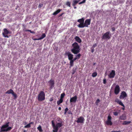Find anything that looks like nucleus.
Masks as SVG:
<instances>
[{
	"label": "nucleus",
	"instance_id": "obj_1",
	"mask_svg": "<svg viewBox=\"0 0 132 132\" xmlns=\"http://www.w3.org/2000/svg\"><path fill=\"white\" fill-rule=\"evenodd\" d=\"M72 48L71 50V51L72 53L75 54H76L80 52V47L78 44L75 42L72 45Z\"/></svg>",
	"mask_w": 132,
	"mask_h": 132
},
{
	"label": "nucleus",
	"instance_id": "obj_2",
	"mask_svg": "<svg viewBox=\"0 0 132 132\" xmlns=\"http://www.w3.org/2000/svg\"><path fill=\"white\" fill-rule=\"evenodd\" d=\"M9 122H8L6 123L5 124L3 125L1 128V132L7 131L10 130L12 128L11 127H9Z\"/></svg>",
	"mask_w": 132,
	"mask_h": 132
},
{
	"label": "nucleus",
	"instance_id": "obj_3",
	"mask_svg": "<svg viewBox=\"0 0 132 132\" xmlns=\"http://www.w3.org/2000/svg\"><path fill=\"white\" fill-rule=\"evenodd\" d=\"M45 99V94L43 91H41L38 96V100L39 101L44 100Z\"/></svg>",
	"mask_w": 132,
	"mask_h": 132
},
{
	"label": "nucleus",
	"instance_id": "obj_4",
	"mask_svg": "<svg viewBox=\"0 0 132 132\" xmlns=\"http://www.w3.org/2000/svg\"><path fill=\"white\" fill-rule=\"evenodd\" d=\"M3 30L4 32L2 33L3 36L5 37L9 38V37L7 35L9 34H11V31L8 30L6 28H4L3 29Z\"/></svg>",
	"mask_w": 132,
	"mask_h": 132
},
{
	"label": "nucleus",
	"instance_id": "obj_5",
	"mask_svg": "<svg viewBox=\"0 0 132 132\" xmlns=\"http://www.w3.org/2000/svg\"><path fill=\"white\" fill-rule=\"evenodd\" d=\"M110 31H108L104 33L102 37V39H110L111 35H110Z\"/></svg>",
	"mask_w": 132,
	"mask_h": 132
},
{
	"label": "nucleus",
	"instance_id": "obj_6",
	"mask_svg": "<svg viewBox=\"0 0 132 132\" xmlns=\"http://www.w3.org/2000/svg\"><path fill=\"white\" fill-rule=\"evenodd\" d=\"M5 93L8 94H12L14 99H16L17 97V95L14 93L13 90L11 89H10L7 90V91L5 92Z\"/></svg>",
	"mask_w": 132,
	"mask_h": 132
},
{
	"label": "nucleus",
	"instance_id": "obj_7",
	"mask_svg": "<svg viewBox=\"0 0 132 132\" xmlns=\"http://www.w3.org/2000/svg\"><path fill=\"white\" fill-rule=\"evenodd\" d=\"M112 117L111 116L109 115L107 121H106V123L108 125H112V122L111 121Z\"/></svg>",
	"mask_w": 132,
	"mask_h": 132
},
{
	"label": "nucleus",
	"instance_id": "obj_8",
	"mask_svg": "<svg viewBox=\"0 0 132 132\" xmlns=\"http://www.w3.org/2000/svg\"><path fill=\"white\" fill-rule=\"evenodd\" d=\"M48 82L49 84L50 88L51 89H52L54 86L55 84L54 80L53 79H51L48 81Z\"/></svg>",
	"mask_w": 132,
	"mask_h": 132
},
{
	"label": "nucleus",
	"instance_id": "obj_9",
	"mask_svg": "<svg viewBox=\"0 0 132 132\" xmlns=\"http://www.w3.org/2000/svg\"><path fill=\"white\" fill-rule=\"evenodd\" d=\"M127 97V95L126 92L123 91L121 92L120 95L119 96V98L120 99H123Z\"/></svg>",
	"mask_w": 132,
	"mask_h": 132
},
{
	"label": "nucleus",
	"instance_id": "obj_10",
	"mask_svg": "<svg viewBox=\"0 0 132 132\" xmlns=\"http://www.w3.org/2000/svg\"><path fill=\"white\" fill-rule=\"evenodd\" d=\"M120 91V88L119 86L117 85L116 86L114 90V93L116 95L119 94Z\"/></svg>",
	"mask_w": 132,
	"mask_h": 132
},
{
	"label": "nucleus",
	"instance_id": "obj_11",
	"mask_svg": "<svg viewBox=\"0 0 132 132\" xmlns=\"http://www.w3.org/2000/svg\"><path fill=\"white\" fill-rule=\"evenodd\" d=\"M91 19H88L86 20H85L84 23L85 27H88V26L90 25L91 22Z\"/></svg>",
	"mask_w": 132,
	"mask_h": 132
},
{
	"label": "nucleus",
	"instance_id": "obj_12",
	"mask_svg": "<svg viewBox=\"0 0 132 132\" xmlns=\"http://www.w3.org/2000/svg\"><path fill=\"white\" fill-rule=\"evenodd\" d=\"M115 71L114 70H112L110 74L108 75L109 78H113L115 75Z\"/></svg>",
	"mask_w": 132,
	"mask_h": 132
},
{
	"label": "nucleus",
	"instance_id": "obj_13",
	"mask_svg": "<svg viewBox=\"0 0 132 132\" xmlns=\"http://www.w3.org/2000/svg\"><path fill=\"white\" fill-rule=\"evenodd\" d=\"M65 54L68 56V59L69 60H71L73 58V55L70 52H68L65 53Z\"/></svg>",
	"mask_w": 132,
	"mask_h": 132
},
{
	"label": "nucleus",
	"instance_id": "obj_14",
	"mask_svg": "<svg viewBox=\"0 0 132 132\" xmlns=\"http://www.w3.org/2000/svg\"><path fill=\"white\" fill-rule=\"evenodd\" d=\"M46 35L45 34L43 33L40 37L38 38H35L34 37H32V39L34 40H39L43 39L46 37Z\"/></svg>",
	"mask_w": 132,
	"mask_h": 132
},
{
	"label": "nucleus",
	"instance_id": "obj_15",
	"mask_svg": "<svg viewBox=\"0 0 132 132\" xmlns=\"http://www.w3.org/2000/svg\"><path fill=\"white\" fill-rule=\"evenodd\" d=\"M85 120L84 117H80L79 118H78L77 120L76 121V122L78 123H83Z\"/></svg>",
	"mask_w": 132,
	"mask_h": 132
},
{
	"label": "nucleus",
	"instance_id": "obj_16",
	"mask_svg": "<svg viewBox=\"0 0 132 132\" xmlns=\"http://www.w3.org/2000/svg\"><path fill=\"white\" fill-rule=\"evenodd\" d=\"M52 125L53 128V132H57L59 129L58 128L55 126V123L53 120L52 121Z\"/></svg>",
	"mask_w": 132,
	"mask_h": 132
},
{
	"label": "nucleus",
	"instance_id": "obj_17",
	"mask_svg": "<svg viewBox=\"0 0 132 132\" xmlns=\"http://www.w3.org/2000/svg\"><path fill=\"white\" fill-rule=\"evenodd\" d=\"M115 101L117 103L119 104L120 105H121L123 107L121 109H122L123 110H125V106L121 101H120L119 99H118L117 100H116Z\"/></svg>",
	"mask_w": 132,
	"mask_h": 132
},
{
	"label": "nucleus",
	"instance_id": "obj_18",
	"mask_svg": "<svg viewBox=\"0 0 132 132\" xmlns=\"http://www.w3.org/2000/svg\"><path fill=\"white\" fill-rule=\"evenodd\" d=\"M77 97L76 96H75L74 97L71 98L70 100V102L75 103L76 102L77 99Z\"/></svg>",
	"mask_w": 132,
	"mask_h": 132
},
{
	"label": "nucleus",
	"instance_id": "obj_19",
	"mask_svg": "<svg viewBox=\"0 0 132 132\" xmlns=\"http://www.w3.org/2000/svg\"><path fill=\"white\" fill-rule=\"evenodd\" d=\"M75 39L77 42L80 43L82 41L81 39L78 36H76L75 37Z\"/></svg>",
	"mask_w": 132,
	"mask_h": 132
},
{
	"label": "nucleus",
	"instance_id": "obj_20",
	"mask_svg": "<svg viewBox=\"0 0 132 132\" xmlns=\"http://www.w3.org/2000/svg\"><path fill=\"white\" fill-rule=\"evenodd\" d=\"M80 0H73L72 2V6H75L79 3Z\"/></svg>",
	"mask_w": 132,
	"mask_h": 132
},
{
	"label": "nucleus",
	"instance_id": "obj_21",
	"mask_svg": "<svg viewBox=\"0 0 132 132\" xmlns=\"http://www.w3.org/2000/svg\"><path fill=\"white\" fill-rule=\"evenodd\" d=\"M62 126V123L60 122H59L57 123L56 125H55V126L57 128L59 129V128L61 127Z\"/></svg>",
	"mask_w": 132,
	"mask_h": 132
},
{
	"label": "nucleus",
	"instance_id": "obj_22",
	"mask_svg": "<svg viewBox=\"0 0 132 132\" xmlns=\"http://www.w3.org/2000/svg\"><path fill=\"white\" fill-rule=\"evenodd\" d=\"M120 119L122 120H125L126 119V116L125 114H122L119 117Z\"/></svg>",
	"mask_w": 132,
	"mask_h": 132
},
{
	"label": "nucleus",
	"instance_id": "obj_23",
	"mask_svg": "<svg viewBox=\"0 0 132 132\" xmlns=\"http://www.w3.org/2000/svg\"><path fill=\"white\" fill-rule=\"evenodd\" d=\"M62 9H59L55 12L53 14V15H56L59 13L61 11Z\"/></svg>",
	"mask_w": 132,
	"mask_h": 132
},
{
	"label": "nucleus",
	"instance_id": "obj_24",
	"mask_svg": "<svg viewBox=\"0 0 132 132\" xmlns=\"http://www.w3.org/2000/svg\"><path fill=\"white\" fill-rule=\"evenodd\" d=\"M78 26L79 28H83L85 27L84 23H80Z\"/></svg>",
	"mask_w": 132,
	"mask_h": 132
},
{
	"label": "nucleus",
	"instance_id": "obj_25",
	"mask_svg": "<svg viewBox=\"0 0 132 132\" xmlns=\"http://www.w3.org/2000/svg\"><path fill=\"white\" fill-rule=\"evenodd\" d=\"M131 123V121H124L122 123V125H126L130 123Z\"/></svg>",
	"mask_w": 132,
	"mask_h": 132
},
{
	"label": "nucleus",
	"instance_id": "obj_26",
	"mask_svg": "<svg viewBox=\"0 0 132 132\" xmlns=\"http://www.w3.org/2000/svg\"><path fill=\"white\" fill-rule=\"evenodd\" d=\"M84 18H82L81 19L78 20L77 22L80 23H84Z\"/></svg>",
	"mask_w": 132,
	"mask_h": 132
},
{
	"label": "nucleus",
	"instance_id": "obj_27",
	"mask_svg": "<svg viewBox=\"0 0 132 132\" xmlns=\"http://www.w3.org/2000/svg\"><path fill=\"white\" fill-rule=\"evenodd\" d=\"M77 69V67H74L72 70V75H73L74 74H75V72H76V70Z\"/></svg>",
	"mask_w": 132,
	"mask_h": 132
},
{
	"label": "nucleus",
	"instance_id": "obj_28",
	"mask_svg": "<svg viewBox=\"0 0 132 132\" xmlns=\"http://www.w3.org/2000/svg\"><path fill=\"white\" fill-rule=\"evenodd\" d=\"M70 61V67H72L73 65V62L74 61L72 59L69 60Z\"/></svg>",
	"mask_w": 132,
	"mask_h": 132
},
{
	"label": "nucleus",
	"instance_id": "obj_29",
	"mask_svg": "<svg viewBox=\"0 0 132 132\" xmlns=\"http://www.w3.org/2000/svg\"><path fill=\"white\" fill-rule=\"evenodd\" d=\"M63 102V100L60 98V100L57 101V105H59Z\"/></svg>",
	"mask_w": 132,
	"mask_h": 132
},
{
	"label": "nucleus",
	"instance_id": "obj_30",
	"mask_svg": "<svg viewBox=\"0 0 132 132\" xmlns=\"http://www.w3.org/2000/svg\"><path fill=\"white\" fill-rule=\"evenodd\" d=\"M37 129L40 132H42L43 130L42 128V127L40 125H39L37 128Z\"/></svg>",
	"mask_w": 132,
	"mask_h": 132
},
{
	"label": "nucleus",
	"instance_id": "obj_31",
	"mask_svg": "<svg viewBox=\"0 0 132 132\" xmlns=\"http://www.w3.org/2000/svg\"><path fill=\"white\" fill-rule=\"evenodd\" d=\"M65 95V94L64 93H63L61 94V95L60 98L63 99V98L64 97Z\"/></svg>",
	"mask_w": 132,
	"mask_h": 132
},
{
	"label": "nucleus",
	"instance_id": "obj_32",
	"mask_svg": "<svg viewBox=\"0 0 132 132\" xmlns=\"http://www.w3.org/2000/svg\"><path fill=\"white\" fill-rule=\"evenodd\" d=\"M66 4L67 6H68L69 7H71L70 3L69 1H67L66 2Z\"/></svg>",
	"mask_w": 132,
	"mask_h": 132
},
{
	"label": "nucleus",
	"instance_id": "obj_33",
	"mask_svg": "<svg viewBox=\"0 0 132 132\" xmlns=\"http://www.w3.org/2000/svg\"><path fill=\"white\" fill-rule=\"evenodd\" d=\"M97 75L96 72H94L92 73V76L93 77H95Z\"/></svg>",
	"mask_w": 132,
	"mask_h": 132
},
{
	"label": "nucleus",
	"instance_id": "obj_34",
	"mask_svg": "<svg viewBox=\"0 0 132 132\" xmlns=\"http://www.w3.org/2000/svg\"><path fill=\"white\" fill-rule=\"evenodd\" d=\"M81 56V55L80 53H78L76 56L79 59L80 57Z\"/></svg>",
	"mask_w": 132,
	"mask_h": 132
},
{
	"label": "nucleus",
	"instance_id": "obj_35",
	"mask_svg": "<svg viewBox=\"0 0 132 132\" xmlns=\"http://www.w3.org/2000/svg\"><path fill=\"white\" fill-rule=\"evenodd\" d=\"M31 127V125L29 123L24 127V128H29Z\"/></svg>",
	"mask_w": 132,
	"mask_h": 132
},
{
	"label": "nucleus",
	"instance_id": "obj_36",
	"mask_svg": "<svg viewBox=\"0 0 132 132\" xmlns=\"http://www.w3.org/2000/svg\"><path fill=\"white\" fill-rule=\"evenodd\" d=\"M68 110H69V109L67 108H65V109L64 110V114H66L67 111Z\"/></svg>",
	"mask_w": 132,
	"mask_h": 132
},
{
	"label": "nucleus",
	"instance_id": "obj_37",
	"mask_svg": "<svg viewBox=\"0 0 132 132\" xmlns=\"http://www.w3.org/2000/svg\"><path fill=\"white\" fill-rule=\"evenodd\" d=\"M100 101V100L99 99H97L96 101V102H95V103H96V104L97 105H98V103H99V102Z\"/></svg>",
	"mask_w": 132,
	"mask_h": 132
},
{
	"label": "nucleus",
	"instance_id": "obj_38",
	"mask_svg": "<svg viewBox=\"0 0 132 132\" xmlns=\"http://www.w3.org/2000/svg\"><path fill=\"white\" fill-rule=\"evenodd\" d=\"M43 6V4H39L38 6V7L39 8H41Z\"/></svg>",
	"mask_w": 132,
	"mask_h": 132
},
{
	"label": "nucleus",
	"instance_id": "obj_39",
	"mask_svg": "<svg viewBox=\"0 0 132 132\" xmlns=\"http://www.w3.org/2000/svg\"><path fill=\"white\" fill-rule=\"evenodd\" d=\"M113 114L115 116H117L118 114V113L117 112H113Z\"/></svg>",
	"mask_w": 132,
	"mask_h": 132
},
{
	"label": "nucleus",
	"instance_id": "obj_40",
	"mask_svg": "<svg viewBox=\"0 0 132 132\" xmlns=\"http://www.w3.org/2000/svg\"><path fill=\"white\" fill-rule=\"evenodd\" d=\"M97 46V44L96 43H95V44L93 45L92 47V48H94L96 46Z\"/></svg>",
	"mask_w": 132,
	"mask_h": 132
},
{
	"label": "nucleus",
	"instance_id": "obj_41",
	"mask_svg": "<svg viewBox=\"0 0 132 132\" xmlns=\"http://www.w3.org/2000/svg\"><path fill=\"white\" fill-rule=\"evenodd\" d=\"M68 113L69 114H72V113L71 111L69 110L68 112Z\"/></svg>",
	"mask_w": 132,
	"mask_h": 132
},
{
	"label": "nucleus",
	"instance_id": "obj_42",
	"mask_svg": "<svg viewBox=\"0 0 132 132\" xmlns=\"http://www.w3.org/2000/svg\"><path fill=\"white\" fill-rule=\"evenodd\" d=\"M91 52L92 53H93V52H94V50H95L94 48H92L91 47Z\"/></svg>",
	"mask_w": 132,
	"mask_h": 132
},
{
	"label": "nucleus",
	"instance_id": "obj_43",
	"mask_svg": "<svg viewBox=\"0 0 132 132\" xmlns=\"http://www.w3.org/2000/svg\"><path fill=\"white\" fill-rule=\"evenodd\" d=\"M103 83L104 84H105L106 83V80L105 79H104L103 80Z\"/></svg>",
	"mask_w": 132,
	"mask_h": 132
},
{
	"label": "nucleus",
	"instance_id": "obj_44",
	"mask_svg": "<svg viewBox=\"0 0 132 132\" xmlns=\"http://www.w3.org/2000/svg\"><path fill=\"white\" fill-rule=\"evenodd\" d=\"M116 29L114 27H113L111 28V30L112 31H114Z\"/></svg>",
	"mask_w": 132,
	"mask_h": 132
},
{
	"label": "nucleus",
	"instance_id": "obj_45",
	"mask_svg": "<svg viewBox=\"0 0 132 132\" xmlns=\"http://www.w3.org/2000/svg\"><path fill=\"white\" fill-rule=\"evenodd\" d=\"M29 31L31 33H32V34H34L35 33V32H34V31H32L31 30H29V31Z\"/></svg>",
	"mask_w": 132,
	"mask_h": 132
},
{
	"label": "nucleus",
	"instance_id": "obj_46",
	"mask_svg": "<svg viewBox=\"0 0 132 132\" xmlns=\"http://www.w3.org/2000/svg\"><path fill=\"white\" fill-rule=\"evenodd\" d=\"M77 59H78V58L76 56V57L73 59L74 61H76Z\"/></svg>",
	"mask_w": 132,
	"mask_h": 132
},
{
	"label": "nucleus",
	"instance_id": "obj_47",
	"mask_svg": "<svg viewBox=\"0 0 132 132\" xmlns=\"http://www.w3.org/2000/svg\"><path fill=\"white\" fill-rule=\"evenodd\" d=\"M121 131L120 130H119L118 131H116L114 130L112 131L111 132H120Z\"/></svg>",
	"mask_w": 132,
	"mask_h": 132
},
{
	"label": "nucleus",
	"instance_id": "obj_48",
	"mask_svg": "<svg viewBox=\"0 0 132 132\" xmlns=\"http://www.w3.org/2000/svg\"><path fill=\"white\" fill-rule=\"evenodd\" d=\"M53 97L51 98L50 100V102H51L52 101H53Z\"/></svg>",
	"mask_w": 132,
	"mask_h": 132
},
{
	"label": "nucleus",
	"instance_id": "obj_49",
	"mask_svg": "<svg viewBox=\"0 0 132 132\" xmlns=\"http://www.w3.org/2000/svg\"><path fill=\"white\" fill-rule=\"evenodd\" d=\"M83 3H84L82 1L78 3L79 5H80Z\"/></svg>",
	"mask_w": 132,
	"mask_h": 132
},
{
	"label": "nucleus",
	"instance_id": "obj_50",
	"mask_svg": "<svg viewBox=\"0 0 132 132\" xmlns=\"http://www.w3.org/2000/svg\"><path fill=\"white\" fill-rule=\"evenodd\" d=\"M64 14V13H62L61 14L59 15V17H60V16H62Z\"/></svg>",
	"mask_w": 132,
	"mask_h": 132
},
{
	"label": "nucleus",
	"instance_id": "obj_51",
	"mask_svg": "<svg viewBox=\"0 0 132 132\" xmlns=\"http://www.w3.org/2000/svg\"><path fill=\"white\" fill-rule=\"evenodd\" d=\"M30 125H31V124H32L34 123L33 122H31L30 123H29Z\"/></svg>",
	"mask_w": 132,
	"mask_h": 132
},
{
	"label": "nucleus",
	"instance_id": "obj_52",
	"mask_svg": "<svg viewBox=\"0 0 132 132\" xmlns=\"http://www.w3.org/2000/svg\"><path fill=\"white\" fill-rule=\"evenodd\" d=\"M86 0H83L82 1L84 3H85L86 2Z\"/></svg>",
	"mask_w": 132,
	"mask_h": 132
},
{
	"label": "nucleus",
	"instance_id": "obj_53",
	"mask_svg": "<svg viewBox=\"0 0 132 132\" xmlns=\"http://www.w3.org/2000/svg\"><path fill=\"white\" fill-rule=\"evenodd\" d=\"M61 107H59V108H58V109L59 110H61Z\"/></svg>",
	"mask_w": 132,
	"mask_h": 132
},
{
	"label": "nucleus",
	"instance_id": "obj_54",
	"mask_svg": "<svg viewBox=\"0 0 132 132\" xmlns=\"http://www.w3.org/2000/svg\"><path fill=\"white\" fill-rule=\"evenodd\" d=\"M73 6L74 7V9H76L77 8V7H76V6Z\"/></svg>",
	"mask_w": 132,
	"mask_h": 132
},
{
	"label": "nucleus",
	"instance_id": "obj_55",
	"mask_svg": "<svg viewBox=\"0 0 132 132\" xmlns=\"http://www.w3.org/2000/svg\"><path fill=\"white\" fill-rule=\"evenodd\" d=\"M29 31V30H25V31H26V32H27V31Z\"/></svg>",
	"mask_w": 132,
	"mask_h": 132
},
{
	"label": "nucleus",
	"instance_id": "obj_56",
	"mask_svg": "<svg viewBox=\"0 0 132 132\" xmlns=\"http://www.w3.org/2000/svg\"><path fill=\"white\" fill-rule=\"evenodd\" d=\"M95 64H96L95 63H93V65H95Z\"/></svg>",
	"mask_w": 132,
	"mask_h": 132
},
{
	"label": "nucleus",
	"instance_id": "obj_57",
	"mask_svg": "<svg viewBox=\"0 0 132 132\" xmlns=\"http://www.w3.org/2000/svg\"><path fill=\"white\" fill-rule=\"evenodd\" d=\"M24 123H25L24 125H26V123H27L26 122V121Z\"/></svg>",
	"mask_w": 132,
	"mask_h": 132
},
{
	"label": "nucleus",
	"instance_id": "obj_58",
	"mask_svg": "<svg viewBox=\"0 0 132 132\" xmlns=\"http://www.w3.org/2000/svg\"><path fill=\"white\" fill-rule=\"evenodd\" d=\"M26 131L25 130H24L23 131L24 132H26Z\"/></svg>",
	"mask_w": 132,
	"mask_h": 132
},
{
	"label": "nucleus",
	"instance_id": "obj_59",
	"mask_svg": "<svg viewBox=\"0 0 132 132\" xmlns=\"http://www.w3.org/2000/svg\"><path fill=\"white\" fill-rule=\"evenodd\" d=\"M1 23H0V24H1Z\"/></svg>",
	"mask_w": 132,
	"mask_h": 132
}]
</instances>
